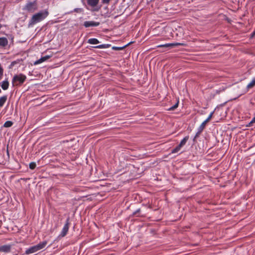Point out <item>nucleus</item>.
I'll return each mask as SVG.
<instances>
[{"label": "nucleus", "mask_w": 255, "mask_h": 255, "mask_svg": "<svg viewBox=\"0 0 255 255\" xmlns=\"http://www.w3.org/2000/svg\"><path fill=\"white\" fill-rule=\"evenodd\" d=\"M47 11H40L34 14L29 22V25H33L45 19L48 15Z\"/></svg>", "instance_id": "1"}, {"label": "nucleus", "mask_w": 255, "mask_h": 255, "mask_svg": "<svg viewBox=\"0 0 255 255\" xmlns=\"http://www.w3.org/2000/svg\"><path fill=\"white\" fill-rule=\"evenodd\" d=\"M26 79V76L22 74L14 75L12 80L13 86L22 85L25 81Z\"/></svg>", "instance_id": "2"}, {"label": "nucleus", "mask_w": 255, "mask_h": 255, "mask_svg": "<svg viewBox=\"0 0 255 255\" xmlns=\"http://www.w3.org/2000/svg\"><path fill=\"white\" fill-rule=\"evenodd\" d=\"M46 245V242H42L35 246H32L25 251V254L29 255L35 253L43 249Z\"/></svg>", "instance_id": "3"}, {"label": "nucleus", "mask_w": 255, "mask_h": 255, "mask_svg": "<svg viewBox=\"0 0 255 255\" xmlns=\"http://www.w3.org/2000/svg\"><path fill=\"white\" fill-rule=\"evenodd\" d=\"M37 9V5L36 1H28L25 5L23 10L28 12H33Z\"/></svg>", "instance_id": "4"}, {"label": "nucleus", "mask_w": 255, "mask_h": 255, "mask_svg": "<svg viewBox=\"0 0 255 255\" xmlns=\"http://www.w3.org/2000/svg\"><path fill=\"white\" fill-rule=\"evenodd\" d=\"M69 220H70L69 218H68L66 219L65 224L62 230V231H61L60 234L59 236V237L62 238V237H65L66 235V234L68 231L69 228V225H70Z\"/></svg>", "instance_id": "5"}, {"label": "nucleus", "mask_w": 255, "mask_h": 255, "mask_svg": "<svg viewBox=\"0 0 255 255\" xmlns=\"http://www.w3.org/2000/svg\"><path fill=\"white\" fill-rule=\"evenodd\" d=\"M83 25L85 27H89L90 26H97L100 25V22H95L94 21H86L84 22Z\"/></svg>", "instance_id": "6"}, {"label": "nucleus", "mask_w": 255, "mask_h": 255, "mask_svg": "<svg viewBox=\"0 0 255 255\" xmlns=\"http://www.w3.org/2000/svg\"><path fill=\"white\" fill-rule=\"evenodd\" d=\"M11 246L6 245L0 247V252L9 253L10 252Z\"/></svg>", "instance_id": "7"}, {"label": "nucleus", "mask_w": 255, "mask_h": 255, "mask_svg": "<svg viewBox=\"0 0 255 255\" xmlns=\"http://www.w3.org/2000/svg\"><path fill=\"white\" fill-rule=\"evenodd\" d=\"M182 45L179 43H166L165 44L159 45L157 46V47H173L175 46Z\"/></svg>", "instance_id": "8"}, {"label": "nucleus", "mask_w": 255, "mask_h": 255, "mask_svg": "<svg viewBox=\"0 0 255 255\" xmlns=\"http://www.w3.org/2000/svg\"><path fill=\"white\" fill-rule=\"evenodd\" d=\"M51 56H49V55H46V56H43V57H42L41 58H40L39 59L36 60V61L34 62V65H38L39 64H40L46 60H47L48 59L50 58Z\"/></svg>", "instance_id": "9"}, {"label": "nucleus", "mask_w": 255, "mask_h": 255, "mask_svg": "<svg viewBox=\"0 0 255 255\" xmlns=\"http://www.w3.org/2000/svg\"><path fill=\"white\" fill-rule=\"evenodd\" d=\"M8 43L7 39L5 37H0V46L4 47Z\"/></svg>", "instance_id": "10"}, {"label": "nucleus", "mask_w": 255, "mask_h": 255, "mask_svg": "<svg viewBox=\"0 0 255 255\" xmlns=\"http://www.w3.org/2000/svg\"><path fill=\"white\" fill-rule=\"evenodd\" d=\"M99 0H87V2L89 5L91 6H96L99 3Z\"/></svg>", "instance_id": "11"}, {"label": "nucleus", "mask_w": 255, "mask_h": 255, "mask_svg": "<svg viewBox=\"0 0 255 255\" xmlns=\"http://www.w3.org/2000/svg\"><path fill=\"white\" fill-rule=\"evenodd\" d=\"M8 86H9V83L7 80H5L1 82V87L3 90H7L8 88Z\"/></svg>", "instance_id": "12"}, {"label": "nucleus", "mask_w": 255, "mask_h": 255, "mask_svg": "<svg viewBox=\"0 0 255 255\" xmlns=\"http://www.w3.org/2000/svg\"><path fill=\"white\" fill-rule=\"evenodd\" d=\"M7 96L4 95L0 97V107H2L7 100Z\"/></svg>", "instance_id": "13"}, {"label": "nucleus", "mask_w": 255, "mask_h": 255, "mask_svg": "<svg viewBox=\"0 0 255 255\" xmlns=\"http://www.w3.org/2000/svg\"><path fill=\"white\" fill-rule=\"evenodd\" d=\"M88 43L91 44H97L100 43L99 41L96 38H90L88 40Z\"/></svg>", "instance_id": "14"}, {"label": "nucleus", "mask_w": 255, "mask_h": 255, "mask_svg": "<svg viewBox=\"0 0 255 255\" xmlns=\"http://www.w3.org/2000/svg\"><path fill=\"white\" fill-rule=\"evenodd\" d=\"M189 138V136H185L180 142V143H179V146H181V147L184 146L186 142L187 141L188 139Z\"/></svg>", "instance_id": "15"}, {"label": "nucleus", "mask_w": 255, "mask_h": 255, "mask_svg": "<svg viewBox=\"0 0 255 255\" xmlns=\"http://www.w3.org/2000/svg\"><path fill=\"white\" fill-rule=\"evenodd\" d=\"M110 46V44H101L98 46H94V47L95 48L98 49H103V48H107Z\"/></svg>", "instance_id": "16"}, {"label": "nucleus", "mask_w": 255, "mask_h": 255, "mask_svg": "<svg viewBox=\"0 0 255 255\" xmlns=\"http://www.w3.org/2000/svg\"><path fill=\"white\" fill-rule=\"evenodd\" d=\"M208 122L206 120L204 121L199 127L198 128L199 129V130L203 131Z\"/></svg>", "instance_id": "17"}, {"label": "nucleus", "mask_w": 255, "mask_h": 255, "mask_svg": "<svg viewBox=\"0 0 255 255\" xmlns=\"http://www.w3.org/2000/svg\"><path fill=\"white\" fill-rule=\"evenodd\" d=\"M13 123L11 121H8L5 122L3 125V127L5 128H9L12 126Z\"/></svg>", "instance_id": "18"}, {"label": "nucleus", "mask_w": 255, "mask_h": 255, "mask_svg": "<svg viewBox=\"0 0 255 255\" xmlns=\"http://www.w3.org/2000/svg\"><path fill=\"white\" fill-rule=\"evenodd\" d=\"M255 85V78L247 85V88L250 89Z\"/></svg>", "instance_id": "19"}, {"label": "nucleus", "mask_w": 255, "mask_h": 255, "mask_svg": "<svg viewBox=\"0 0 255 255\" xmlns=\"http://www.w3.org/2000/svg\"><path fill=\"white\" fill-rule=\"evenodd\" d=\"M181 148V147L179 146V145H178L176 147L172 150L171 152L172 153H176L180 150Z\"/></svg>", "instance_id": "20"}, {"label": "nucleus", "mask_w": 255, "mask_h": 255, "mask_svg": "<svg viewBox=\"0 0 255 255\" xmlns=\"http://www.w3.org/2000/svg\"><path fill=\"white\" fill-rule=\"evenodd\" d=\"M178 103H179V102L178 101L174 105H173V106H172L170 108H169L168 109V110L169 111H173V110H174L175 109H176L178 107Z\"/></svg>", "instance_id": "21"}, {"label": "nucleus", "mask_w": 255, "mask_h": 255, "mask_svg": "<svg viewBox=\"0 0 255 255\" xmlns=\"http://www.w3.org/2000/svg\"><path fill=\"white\" fill-rule=\"evenodd\" d=\"M36 163L35 162H31L29 164V168L31 169H34L36 167Z\"/></svg>", "instance_id": "22"}, {"label": "nucleus", "mask_w": 255, "mask_h": 255, "mask_svg": "<svg viewBox=\"0 0 255 255\" xmlns=\"http://www.w3.org/2000/svg\"><path fill=\"white\" fill-rule=\"evenodd\" d=\"M202 132V130H200L199 129H198V131L197 132L196 135L194 136V140H195L196 138H197L201 133Z\"/></svg>", "instance_id": "23"}, {"label": "nucleus", "mask_w": 255, "mask_h": 255, "mask_svg": "<svg viewBox=\"0 0 255 255\" xmlns=\"http://www.w3.org/2000/svg\"><path fill=\"white\" fill-rule=\"evenodd\" d=\"M213 113H214V112H212V113H211V114L209 115L208 118L206 120L208 122H209L211 119V118L213 116Z\"/></svg>", "instance_id": "24"}, {"label": "nucleus", "mask_w": 255, "mask_h": 255, "mask_svg": "<svg viewBox=\"0 0 255 255\" xmlns=\"http://www.w3.org/2000/svg\"><path fill=\"white\" fill-rule=\"evenodd\" d=\"M124 47H113V49H115V50H121V49H123Z\"/></svg>", "instance_id": "25"}, {"label": "nucleus", "mask_w": 255, "mask_h": 255, "mask_svg": "<svg viewBox=\"0 0 255 255\" xmlns=\"http://www.w3.org/2000/svg\"><path fill=\"white\" fill-rule=\"evenodd\" d=\"M111 0H102V2L103 3H109Z\"/></svg>", "instance_id": "26"}, {"label": "nucleus", "mask_w": 255, "mask_h": 255, "mask_svg": "<svg viewBox=\"0 0 255 255\" xmlns=\"http://www.w3.org/2000/svg\"><path fill=\"white\" fill-rule=\"evenodd\" d=\"M255 123V117L252 119V120L250 123V125H252Z\"/></svg>", "instance_id": "27"}, {"label": "nucleus", "mask_w": 255, "mask_h": 255, "mask_svg": "<svg viewBox=\"0 0 255 255\" xmlns=\"http://www.w3.org/2000/svg\"><path fill=\"white\" fill-rule=\"evenodd\" d=\"M140 211V209H138L136 211H135L134 213H133V214L135 215L138 212H139Z\"/></svg>", "instance_id": "28"}, {"label": "nucleus", "mask_w": 255, "mask_h": 255, "mask_svg": "<svg viewBox=\"0 0 255 255\" xmlns=\"http://www.w3.org/2000/svg\"><path fill=\"white\" fill-rule=\"evenodd\" d=\"M14 64V63H11V65Z\"/></svg>", "instance_id": "29"}, {"label": "nucleus", "mask_w": 255, "mask_h": 255, "mask_svg": "<svg viewBox=\"0 0 255 255\" xmlns=\"http://www.w3.org/2000/svg\"><path fill=\"white\" fill-rule=\"evenodd\" d=\"M14 64V63H11V65Z\"/></svg>", "instance_id": "30"}]
</instances>
